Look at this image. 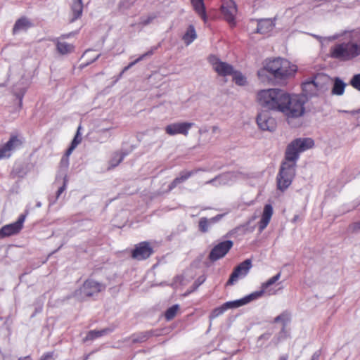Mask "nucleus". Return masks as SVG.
Masks as SVG:
<instances>
[{
    "label": "nucleus",
    "instance_id": "49",
    "mask_svg": "<svg viewBox=\"0 0 360 360\" xmlns=\"http://www.w3.org/2000/svg\"><path fill=\"white\" fill-rule=\"evenodd\" d=\"M288 356L287 354H283L279 357L278 360H288Z\"/></svg>",
    "mask_w": 360,
    "mask_h": 360
},
{
    "label": "nucleus",
    "instance_id": "54",
    "mask_svg": "<svg viewBox=\"0 0 360 360\" xmlns=\"http://www.w3.org/2000/svg\"><path fill=\"white\" fill-rule=\"evenodd\" d=\"M18 360H30L29 356H26L24 358H20Z\"/></svg>",
    "mask_w": 360,
    "mask_h": 360
},
{
    "label": "nucleus",
    "instance_id": "13",
    "mask_svg": "<svg viewBox=\"0 0 360 360\" xmlns=\"http://www.w3.org/2000/svg\"><path fill=\"white\" fill-rule=\"evenodd\" d=\"M20 145L21 141L16 136H12L6 143L0 144V160L10 158L12 152Z\"/></svg>",
    "mask_w": 360,
    "mask_h": 360
},
{
    "label": "nucleus",
    "instance_id": "32",
    "mask_svg": "<svg viewBox=\"0 0 360 360\" xmlns=\"http://www.w3.org/2000/svg\"><path fill=\"white\" fill-rule=\"evenodd\" d=\"M158 49V46H155V47H152L148 51H147L146 53L141 55L138 58H136L135 60L131 62L128 66L131 68V67H133L135 64H136L137 63L143 60V59H145L146 57H148V56H152L155 51Z\"/></svg>",
    "mask_w": 360,
    "mask_h": 360
},
{
    "label": "nucleus",
    "instance_id": "4",
    "mask_svg": "<svg viewBox=\"0 0 360 360\" xmlns=\"http://www.w3.org/2000/svg\"><path fill=\"white\" fill-rule=\"evenodd\" d=\"M330 56L340 61H350L360 56V43L350 40L339 43L330 49Z\"/></svg>",
    "mask_w": 360,
    "mask_h": 360
},
{
    "label": "nucleus",
    "instance_id": "35",
    "mask_svg": "<svg viewBox=\"0 0 360 360\" xmlns=\"http://www.w3.org/2000/svg\"><path fill=\"white\" fill-rule=\"evenodd\" d=\"M151 336L150 331H146L138 334L134 339V342H141L146 341L149 337Z\"/></svg>",
    "mask_w": 360,
    "mask_h": 360
},
{
    "label": "nucleus",
    "instance_id": "21",
    "mask_svg": "<svg viewBox=\"0 0 360 360\" xmlns=\"http://www.w3.org/2000/svg\"><path fill=\"white\" fill-rule=\"evenodd\" d=\"M32 25L31 21L26 17H22L16 20L13 28V34L27 31Z\"/></svg>",
    "mask_w": 360,
    "mask_h": 360
},
{
    "label": "nucleus",
    "instance_id": "16",
    "mask_svg": "<svg viewBox=\"0 0 360 360\" xmlns=\"http://www.w3.org/2000/svg\"><path fill=\"white\" fill-rule=\"evenodd\" d=\"M153 253V249L149 243L141 242L136 245L132 251L131 257L137 260H143L148 258Z\"/></svg>",
    "mask_w": 360,
    "mask_h": 360
},
{
    "label": "nucleus",
    "instance_id": "12",
    "mask_svg": "<svg viewBox=\"0 0 360 360\" xmlns=\"http://www.w3.org/2000/svg\"><path fill=\"white\" fill-rule=\"evenodd\" d=\"M302 87L305 96L309 97L316 96L319 92L324 91V86L319 82L318 77L303 82Z\"/></svg>",
    "mask_w": 360,
    "mask_h": 360
},
{
    "label": "nucleus",
    "instance_id": "15",
    "mask_svg": "<svg viewBox=\"0 0 360 360\" xmlns=\"http://www.w3.org/2000/svg\"><path fill=\"white\" fill-rule=\"evenodd\" d=\"M262 295V291L254 292L241 299L225 302L224 304V308H226V310L229 309L238 308L240 307H242L245 304H248L249 302H250L252 300H255L260 297Z\"/></svg>",
    "mask_w": 360,
    "mask_h": 360
},
{
    "label": "nucleus",
    "instance_id": "20",
    "mask_svg": "<svg viewBox=\"0 0 360 360\" xmlns=\"http://www.w3.org/2000/svg\"><path fill=\"white\" fill-rule=\"evenodd\" d=\"M275 25L271 19H261L257 22L256 32L265 34L273 30Z\"/></svg>",
    "mask_w": 360,
    "mask_h": 360
},
{
    "label": "nucleus",
    "instance_id": "46",
    "mask_svg": "<svg viewBox=\"0 0 360 360\" xmlns=\"http://www.w3.org/2000/svg\"><path fill=\"white\" fill-rule=\"evenodd\" d=\"M271 337V334L270 333H264V334H262L261 335L259 338H258V340H269Z\"/></svg>",
    "mask_w": 360,
    "mask_h": 360
},
{
    "label": "nucleus",
    "instance_id": "41",
    "mask_svg": "<svg viewBox=\"0 0 360 360\" xmlns=\"http://www.w3.org/2000/svg\"><path fill=\"white\" fill-rule=\"evenodd\" d=\"M67 183H68V179H67V176L66 174H64V176H63V185L58 188V191H57V193H56V198H58L61 194L65 190L66 188V186H67Z\"/></svg>",
    "mask_w": 360,
    "mask_h": 360
},
{
    "label": "nucleus",
    "instance_id": "7",
    "mask_svg": "<svg viewBox=\"0 0 360 360\" xmlns=\"http://www.w3.org/2000/svg\"><path fill=\"white\" fill-rule=\"evenodd\" d=\"M194 125L193 122H178L169 124L165 127V132L169 136H175L177 134H182L187 136L189 130Z\"/></svg>",
    "mask_w": 360,
    "mask_h": 360
},
{
    "label": "nucleus",
    "instance_id": "28",
    "mask_svg": "<svg viewBox=\"0 0 360 360\" xmlns=\"http://www.w3.org/2000/svg\"><path fill=\"white\" fill-rule=\"evenodd\" d=\"M111 331H112V330H110V328H105V329L100 330H91L88 333V334L86 337V340H94L96 338L105 335Z\"/></svg>",
    "mask_w": 360,
    "mask_h": 360
},
{
    "label": "nucleus",
    "instance_id": "34",
    "mask_svg": "<svg viewBox=\"0 0 360 360\" xmlns=\"http://www.w3.org/2000/svg\"><path fill=\"white\" fill-rule=\"evenodd\" d=\"M288 321V314H285V313L280 314L279 316H276L274 319V322H276V323L281 322L283 323V325L282 330L281 332V334H283V333L285 334V325H286Z\"/></svg>",
    "mask_w": 360,
    "mask_h": 360
},
{
    "label": "nucleus",
    "instance_id": "17",
    "mask_svg": "<svg viewBox=\"0 0 360 360\" xmlns=\"http://www.w3.org/2000/svg\"><path fill=\"white\" fill-rule=\"evenodd\" d=\"M199 171H205L202 169H196L191 171L183 170L181 171L179 176L176 177L169 185L168 188L169 191L173 190L174 188L178 186L179 184H183L186 180H188L191 176L197 174Z\"/></svg>",
    "mask_w": 360,
    "mask_h": 360
},
{
    "label": "nucleus",
    "instance_id": "1",
    "mask_svg": "<svg viewBox=\"0 0 360 360\" xmlns=\"http://www.w3.org/2000/svg\"><path fill=\"white\" fill-rule=\"evenodd\" d=\"M257 99L262 106L281 112L288 120L300 117L305 112L304 96L290 95L278 89L262 90L257 94Z\"/></svg>",
    "mask_w": 360,
    "mask_h": 360
},
{
    "label": "nucleus",
    "instance_id": "5",
    "mask_svg": "<svg viewBox=\"0 0 360 360\" xmlns=\"http://www.w3.org/2000/svg\"><path fill=\"white\" fill-rule=\"evenodd\" d=\"M208 60L219 75L226 77L233 73V67L226 62L221 61L216 56H210Z\"/></svg>",
    "mask_w": 360,
    "mask_h": 360
},
{
    "label": "nucleus",
    "instance_id": "47",
    "mask_svg": "<svg viewBox=\"0 0 360 360\" xmlns=\"http://www.w3.org/2000/svg\"><path fill=\"white\" fill-rule=\"evenodd\" d=\"M320 357V352L317 351L314 352L311 356V360H319Z\"/></svg>",
    "mask_w": 360,
    "mask_h": 360
},
{
    "label": "nucleus",
    "instance_id": "24",
    "mask_svg": "<svg viewBox=\"0 0 360 360\" xmlns=\"http://www.w3.org/2000/svg\"><path fill=\"white\" fill-rule=\"evenodd\" d=\"M71 10L73 15L71 21L73 22L82 16L83 11L82 0H73L71 6Z\"/></svg>",
    "mask_w": 360,
    "mask_h": 360
},
{
    "label": "nucleus",
    "instance_id": "11",
    "mask_svg": "<svg viewBox=\"0 0 360 360\" xmlns=\"http://www.w3.org/2000/svg\"><path fill=\"white\" fill-rule=\"evenodd\" d=\"M221 13L224 19L231 25H235V16L237 13V6L233 0H227L222 2L221 6Z\"/></svg>",
    "mask_w": 360,
    "mask_h": 360
},
{
    "label": "nucleus",
    "instance_id": "40",
    "mask_svg": "<svg viewBox=\"0 0 360 360\" xmlns=\"http://www.w3.org/2000/svg\"><path fill=\"white\" fill-rule=\"evenodd\" d=\"M80 129H81V127H79L77 129V131L71 143V145H72L75 147H77L82 141V137H81L80 132H79Z\"/></svg>",
    "mask_w": 360,
    "mask_h": 360
},
{
    "label": "nucleus",
    "instance_id": "36",
    "mask_svg": "<svg viewBox=\"0 0 360 360\" xmlns=\"http://www.w3.org/2000/svg\"><path fill=\"white\" fill-rule=\"evenodd\" d=\"M226 311V308H224V305L223 304L221 307L215 308L212 311V313L210 316V319H214L218 317L219 316L223 314Z\"/></svg>",
    "mask_w": 360,
    "mask_h": 360
},
{
    "label": "nucleus",
    "instance_id": "33",
    "mask_svg": "<svg viewBox=\"0 0 360 360\" xmlns=\"http://www.w3.org/2000/svg\"><path fill=\"white\" fill-rule=\"evenodd\" d=\"M179 310V305L175 304L172 307H169L166 311H165V319L167 321L172 320L176 314L177 311Z\"/></svg>",
    "mask_w": 360,
    "mask_h": 360
},
{
    "label": "nucleus",
    "instance_id": "53",
    "mask_svg": "<svg viewBox=\"0 0 360 360\" xmlns=\"http://www.w3.org/2000/svg\"><path fill=\"white\" fill-rule=\"evenodd\" d=\"M129 68H129L128 65H127V66H126V67L123 69L122 72H121V75H122L123 72H124L125 71L128 70Z\"/></svg>",
    "mask_w": 360,
    "mask_h": 360
},
{
    "label": "nucleus",
    "instance_id": "52",
    "mask_svg": "<svg viewBox=\"0 0 360 360\" xmlns=\"http://www.w3.org/2000/svg\"><path fill=\"white\" fill-rule=\"evenodd\" d=\"M337 38H338V36L330 37H328V40L332 41V40L336 39Z\"/></svg>",
    "mask_w": 360,
    "mask_h": 360
},
{
    "label": "nucleus",
    "instance_id": "6",
    "mask_svg": "<svg viewBox=\"0 0 360 360\" xmlns=\"http://www.w3.org/2000/svg\"><path fill=\"white\" fill-rule=\"evenodd\" d=\"M26 214H20L15 222L6 224L0 229V238L18 233L23 227Z\"/></svg>",
    "mask_w": 360,
    "mask_h": 360
},
{
    "label": "nucleus",
    "instance_id": "55",
    "mask_svg": "<svg viewBox=\"0 0 360 360\" xmlns=\"http://www.w3.org/2000/svg\"><path fill=\"white\" fill-rule=\"evenodd\" d=\"M100 56H101L100 54L97 55L91 62H94L96 60H97L100 57Z\"/></svg>",
    "mask_w": 360,
    "mask_h": 360
},
{
    "label": "nucleus",
    "instance_id": "18",
    "mask_svg": "<svg viewBox=\"0 0 360 360\" xmlns=\"http://www.w3.org/2000/svg\"><path fill=\"white\" fill-rule=\"evenodd\" d=\"M273 214V207L267 204L264 206L261 219L259 222V231L262 232L269 224Z\"/></svg>",
    "mask_w": 360,
    "mask_h": 360
},
{
    "label": "nucleus",
    "instance_id": "27",
    "mask_svg": "<svg viewBox=\"0 0 360 360\" xmlns=\"http://www.w3.org/2000/svg\"><path fill=\"white\" fill-rule=\"evenodd\" d=\"M56 47L58 51L63 55L71 53L74 49V46L72 44L65 41H58L56 43Z\"/></svg>",
    "mask_w": 360,
    "mask_h": 360
},
{
    "label": "nucleus",
    "instance_id": "51",
    "mask_svg": "<svg viewBox=\"0 0 360 360\" xmlns=\"http://www.w3.org/2000/svg\"><path fill=\"white\" fill-rule=\"evenodd\" d=\"M23 94H24V93H22L21 95H18V98H19V100H20V105H21V104H22V96H23Z\"/></svg>",
    "mask_w": 360,
    "mask_h": 360
},
{
    "label": "nucleus",
    "instance_id": "42",
    "mask_svg": "<svg viewBox=\"0 0 360 360\" xmlns=\"http://www.w3.org/2000/svg\"><path fill=\"white\" fill-rule=\"evenodd\" d=\"M53 352H48L44 354L40 360H53Z\"/></svg>",
    "mask_w": 360,
    "mask_h": 360
},
{
    "label": "nucleus",
    "instance_id": "2",
    "mask_svg": "<svg viewBox=\"0 0 360 360\" xmlns=\"http://www.w3.org/2000/svg\"><path fill=\"white\" fill-rule=\"evenodd\" d=\"M314 141L310 138L297 139L292 141L285 151V160L281 164L276 176L277 188L283 192L292 184L295 176L296 161L300 153L311 148Z\"/></svg>",
    "mask_w": 360,
    "mask_h": 360
},
{
    "label": "nucleus",
    "instance_id": "26",
    "mask_svg": "<svg viewBox=\"0 0 360 360\" xmlns=\"http://www.w3.org/2000/svg\"><path fill=\"white\" fill-rule=\"evenodd\" d=\"M196 37L197 35L194 27L193 25H190L186 32L183 36V40L187 45H189L196 39Z\"/></svg>",
    "mask_w": 360,
    "mask_h": 360
},
{
    "label": "nucleus",
    "instance_id": "3",
    "mask_svg": "<svg viewBox=\"0 0 360 360\" xmlns=\"http://www.w3.org/2000/svg\"><path fill=\"white\" fill-rule=\"evenodd\" d=\"M297 69L290 61L281 58H276L266 60L264 68L257 72L259 78H262L266 73L274 79L276 83H281L292 76Z\"/></svg>",
    "mask_w": 360,
    "mask_h": 360
},
{
    "label": "nucleus",
    "instance_id": "50",
    "mask_svg": "<svg viewBox=\"0 0 360 360\" xmlns=\"http://www.w3.org/2000/svg\"><path fill=\"white\" fill-rule=\"evenodd\" d=\"M312 36H313L314 38H316V39H319L321 42H322V40L323 39V37H320V36H319V35L312 34Z\"/></svg>",
    "mask_w": 360,
    "mask_h": 360
},
{
    "label": "nucleus",
    "instance_id": "37",
    "mask_svg": "<svg viewBox=\"0 0 360 360\" xmlns=\"http://www.w3.org/2000/svg\"><path fill=\"white\" fill-rule=\"evenodd\" d=\"M350 84L356 90L360 91V74L353 76L350 81Z\"/></svg>",
    "mask_w": 360,
    "mask_h": 360
},
{
    "label": "nucleus",
    "instance_id": "25",
    "mask_svg": "<svg viewBox=\"0 0 360 360\" xmlns=\"http://www.w3.org/2000/svg\"><path fill=\"white\" fill-rule=\"evenodd\" d=\"M346 84L339 77H335L334 80L333 86L331 91L332 94L341 96L345 92Z\"/></svg>",
    "mask_w": 360,
    "mask_h": 360
},
{
    "label": "nucleus",
    "instance_id": "14",
    "mask_svg": "<svg viewBox=\"0 0 360 360\" xmlns=\"http://www.w3.org/2000/svg\"><path fill=\"white\" fill-rule=\"evenodd\" d=\"M251 267L252 263L250 259H246L240 263L231 274L227 281V285H233L238 281L239 277L246 276Z\"/></svg>",
    "mask_w": 360,
    "mask_h": 360
},
{
    "label": "nucleus",
    "instance_id": "23",
    "mask_svg": "<svg viewBox=\"0 0 360 360\" xmlns=\"http://www.w3.org/2000/svg\"><path fill=\"white\" fill-rule=\"evenodd\" d=\"M238 177L235 172H227L218 176L219 185H229L233 184Z\"/></svg>",
    "mask_w": 360,
    "mask_h": 360
},
{
    "label": "nucleus",
    "instance_id": "22",
    "mask_svg": "<svg viewBox=\"0 0 360 360\" xmlns=\"http://www.w3.org/2000/svg\"><path fill=\"white\" fill-rule=\"evenodd\" d=\"M191 2L195 13L206 22L207 17L204 0H191Z\"/></svg>",
    "mask_w": 360,
    "mask_h": 360
},
{
    "label": "nucleus",
    "instance_id": "10",
    "mask_svg": "<svg viewBox=\"0 0 360 360\" xmlns=\"http://www.w3.org/2000/svg\"><path fill=\"white\" fill-rule=\"evenodd\" d=\"M105 289V285L93 279L86 280L79 290L82 296L90 297Z\"/></svg>",
    "mask_w": 360,
    "mask_h": 360
},
{
    "label": "nucleus",
    "instance_id": "30",
    "mask_svg": "<svg viewBox=\"0 0 360 360\" xmlns=\"http://www.w3.org/2000/svg\"><path fill=\"white\" fill-rule=\"evenodd\" d=\"M281 276V273L278 272L277 274L274 276L273 277L270 278L269 280H267L265 283H263L262 284V294L264 291L267 290V288L271 286V285L274 284L276 281H278Z\"/></svg>",
    "mask_w": 360,
    "mask_h": 360
},
{
    "label": "nucleus",
    "instance_id": "9",
    "mask_svg": "<svg viewBox=\"0 0 360 360\" xmlns=\"http://www.w3.org/2000/svg\"><path fill=\"white\" fill-rule=\"evenodd\" d=\"M233 245L231 240H225L218 243L212 249L209 255V259L215 262L224 257L233 247Z\"/></svg>",
    "mask_w": 360,
    "mask_h": 360
},
{
    "label": "nucleus",
    "instance_id": "48",
    "mask_svg": "<svg viewBox=\"0 0 360 360\" xmlns=\"http://www.w3.org/2000/svg\"><path fill=\"white\" fill-rule=\"evenodd\" d=\"M342 112H349V111H347V110H342ZM349 113H351L352 115L359 114L360 113V109H359L357 110L350 111Z\"/></svg>",
    "mask_w": 360,
    "mask_h": 360
},
{
    "label": "nucleus",
    "instance_id": "45",
    "mask_svg": "<svg viewBox=\"0 0 360 360\" xmlns=\"http://www.w3.org/2000/svg\"><path fill=\"white\" fill-rule=\"evenodd\" d=\"M75 146L70 145V148L66 150L64 156H67L68 158L72 154V151L75 149Z\"/></svg>",
    "mask_w": 360,
    "mask_h": 360
},
{
    "label": "nucleus",
    "instance_id": "43",
    "mask_svg": "<svg viewBox=\"0 0 360 360\" xmlns=\"http://www.w3.org/2000/svg\"><path fill=\"white\" fill-rule=\"evenodd\" d=\"M206 184H212V185H214L215 186H219V179H218V176H216L215 178L214 179H212L207 181L205 182Z\"/></svg>",
    "mask_w": 360,
    "mask_h": 360
},
{
    "label": "nucleus",
    "instance_id": "56",
    "mask_svg": "<svg viewBox=\"0 0 360 360\" xmlns=\"http://www.w3.org/2000/svg\"><path fill=\"white\" fill-rule=\"evenodd\" d=\"M216 129H217V127H213V131H214Z\"/></svg>",
    "mask_w": 360,
    "mask_h": 360
},
{
    "label": "nucleus",
    "instance_id": "57",
    "mask_svg": "<svg viewBox=\"0 0 360 360\" xmlns=\"http://www.w3.org/2000/svg\"><path fill=\"white\" fill-rule=\"evenodd\" d=\"M37 206L40 207L41 206V203L40 202L37 203Z\"/></svg>",
    "mask_w": 360,
    "mask_h": 360
},
{
    "label": "nucleus",
    "instance_id": "29",
    "mask_svg": "<svg viewBox=\"0 0 360 360\" xmlns=\"http://www.w3.org/2000/svg\"><path fill=\"white\" fill-rule=\"evenodd\" d=\"M127 155L126 153L124 152H116L114 153L113 157L110 160V167H115L117 166Z\"/></svg>",
    "mask_w": 360,
    "mask_h": 360
},
{
    "label": "nucleus",
    "instance_id": "39",
    "mask_svg": "<svg viewBox=\"0 0 360 360\" xmlns=\"http://www.w3.org/2000/svg\"><path fill=\"white\" fill-rule=\"evenodd\" d=\"M69 166V158H68L67 156H63L61 160H60V169H63L64 172H65V170L68 169ZM64 174L65 172L63 173V176H64Z\"/></svg>",
    "mask_w": 360,
    "mask_h": 360
},
{
    "label": "nucleus",
    "instance_id": "8",
    "mask_svg": "<svg viewBox=\"0 0 360 360\" xmlns=\"http://www.w3.org/2000/svg\"><path fill=\"white\" fill-rule=\"evenodd\" d=\"M257 123L260 129L273 131L276 127V120L268 110H263L257 117Z\"/></svg>",
    "mask_w": 360,
    "mask_h": 360
},
{
    "label": "nucleus",
    "instance_id": "31",
    "mask_svg": "<svg viewBox=\"0 0 360 360\" xmlns=\"http://www.w3.org/2000/svg\"><path fill=\"white\" fill-rule=\"evenodd\" d=\"M231 75L233 76V80L236 84L239 86H244L246 84V78L240 72L233 70V73Z\"/></svg>",
    "mask_w": 360,
    "mask_h": 360
},
{
    "label": "nucleus",
    "instance_id": "38",
    "mask_svg": "<svg viewBox=\"0 0 360 360\" xmlns=\"http://www.w3.org/2000/svg\"><path fill=\"white\" fill-rule=\"evenodd\" d=\"M156 17H157L156 15L150 14L146 18H142L141 19L140 23L144 26L148 25L150 23H151L156 18Z\"/></svg>",
    "mask_w": 360,
    "mask_h": 360
},
{
    "label": "nucleus",
    "instance_id": "44",
    "mask_svg": "<svg viewBox=\"0 0 360 360\" xmlns=\"http://www.w3.org/2000/svg\"><path fill=\"white\" fill-rule=\"evenodd\" d=\"M349 229L353 231H356L360 230V221L358 222H355L349 226Z\"/></svg>",
    "mask_w": 360,
    "mask_h": 360
},
{
    "label": "nucleus",
    "instance_id": "19",
    "mask_svg": "<svg viewBox=\"0 0 360 360\" xmlns=\"http://www.w3.org/2000/svg\"><path fill=\"white\" fill-rule=\"evenodd\" d=\"M223 217L224 214H217L210 219H207L206 217L200 218L198 223L199 230L202 233L207 232L210 226L220 221Z\"/></svg>",
    "mask_w": 360,
    "mask_h": 360
}]
</instances>
